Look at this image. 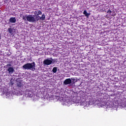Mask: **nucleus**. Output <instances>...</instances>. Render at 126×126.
Here are the masks:
<instances>
[{"instance_id": "nucleus-1", "label": "nucleus", "mask_w": 126, "mask_h": 126, "mask_svg": "<svg viewBox=\"0 0 126 126\" xmlns=\"http://www.w3.org/2000/svg\"><path fill=\"white\" fill-rule=\"evenodd\" d=\"M62 105H65L66 106H69L71 104H74V103H80L81 106H84L86 108H88L90 106H95L98 108L100 107H103L106 109H117L118 106H119V101L118 100H113V101H108L106 102L102 101V99L98 98L95 102L92 101H86V99L84 97H81L80 100L76 101L74 99H72L70 97L63 98L62 99Z\"/></svg>"}, {"instance_id": "nucleus-2", "label": "nucleus", "mask_w": 126, "mask_h": 126, "mask_svg": "<svg viewBox=\"0 0 126 126\" xmlns=\"http://www.w3.org/2000/svg\"><path fill=\"white\" fill-rule=\"evenodd\" d=\"M20 17L23 18V20L24 21H29V22H31V23H34V22H36V19H35L34 17L32 15H23L22 14L20 15Z\"/></svg>"}, {"instance_id": "nucleus-3", "label": "nucleus", "mask_w": 126, "mask_h": 126, "mask_svg": "<svg viewBox=\"0 0 126 126\" xmlns=\"http://www.w3.org/2000/svg\"><path fill=\"white\" fill-rule=\"evenodd\" d=\"M35 65H36V64L35 63V62L32 63H27L25 64H24L23 66V67L24 69H27L29 70V69H32V71H35Z\"/></svg>"}, {"instance_id": "nucleus-4", "label": "nucleus", "mask_w": 126, "mask_h": 126, "mask_svg": "<svg viewBox=\"0 0 126 126\" xmlns=\"http://www.w3.org/2000/svg\"><path fill=\"white\" fill-rule=\"evenodd\" d=\"M4 68H7V70L9 74H12L15 70L13 66L11 67V64H7L4 66Z\"/></svg>"}, {"instance_id": "nucleus-5", "label": "nucleus", "mask_w": 126, "mask_h": 126, "mask_svg": "<svg viewBox=\"0 0 126 126\" xmlns=\"http://www.w3.org/2000/svg\"><path fill=\"white\" fill-rule=\"evenodd\" d=\"M53 62L54 59H53V58H47L43 61V64H44V65H50V64L54 63Z\"/></svg>"}, {"instance_id": "nucleus-6", "label": "nucleus", "mask_w": 126, "mask_h": 126, "mask_svg": "<svg viewBox=\"0 0 126 126\" xmlns=\"http://www.w3.org/2000/svg\"><path fill=\"white\" fill-rule=\"evenodd\" d=\"M3 95L4 98L8 99L12 96V92L8 91L7 90L5 92H3Z\"/></svg>"}, {"instance_id": "nucleus-7", "label": "nucleus", "mask_w": 126, "mask_h": 126, "mask_svg": "<svg viewBox=\"0 0 126 126\" xmlns=\"http://www.w3.org/2000/svg\"><path fill=\"white\" fill-rule=\"evenodd\" d=\"M72 82L71 79L70 78L65 79L63 82V84L64 85H68V84H71Z\"/></svg>"}, {"instance_id": "nucleus-8", "label": "nucleus", "mask_w": 126, "mask_h": 126, "mask_svg": "<svg viewBox=\"0 0 126 126\" xmlns=\"http://www.w3.org/2000/svg\"><path fill=\"white\" fill-rule=\"evenodd\" d=\"M9 21L10 23H16V18L12 17L10 18Z\"/></svg>"}, {"instance_id": "nucleus-9", "label": "nucleus", "mask_w": 126, "mask_h": 126, "mask_svg": "<svg viewBox=\"0 0 126 126\" xmlns=\"http://www.w3.org/2000/svg\"><path fill=\"white\" fill-rule=\"evenodd\" d=\"M27 94H28V97H30V98H32L34 95L32 92H28Z\"/></svg>"}, {"instance_id": "nucleus-10", "label": "nucleus", "mask_w": 126, "mask_h": 126, "mask_svg": "<svg viewBox=\"0 0 126 126\" xmlns=\"http://www.w3.org/2000/svg\"><path fill=\"white\" fill-rule=\"evenodd\" d=\"M34 14L36 16L41 15V14H42V12L40 10H38L37 11H35L34 12Z\"/></svg>"}, {"instance_id": "nucleus-11", "label": "nucleus", "mask_w": 126, "mask_h": 126, "mask_svg": "<svg viewBox=\"0 0 126 126\" xmlns=\"http://www.w3.org/2000/svg\"><path fill=\"white\" fill-rule=\"evenodd\" d=\"M17 85L18 87H22V86H23V83H22L21 81H17Z\"/></svg>"}, {"instance_id": "nucleus-12", "label": "nucleus", "mask_w": 126, "mask_h": 126, "mask_svg": "<svg viewBox=\"0 0 126 126\" xmlns=\"http://www.w3.org/2000/svg\"><path fill=\"white\" fill-rule=\"evenodd\" d=\"M83 14H84L85 15V16H86V17H87V18H88V17H89V16H90V13H87V11H86V10L84 11Z\"/></svg>"}, {"instance_id": "nucleus-13", "label": "nucleus", "mask_w": 126, "mask_h": 126, "mask_svg": "<svg viewBox=\"0 0 126 126\" xmlns=\"http://www.w3.org/2000/svg\"><path fill=\"white\" fill-rule=\"evenodd\" d=\"M57 71H58V67H53L52 72H53V73H57Z\"/></svg>"}, {"instance_id": "nucleus-14", "label": "nucleus", "mask_w": 126, "mask_h": 126, "mask_svg": "<svg viewBox=\"0 0 126 126\" xmlns=\"http://www.w3.org/2000/svg\"><path fill=\"white\" fill-rule=\"evenodd\" d=\"M45 18H46V16H45V14H43L41 17H40V20H45Z\"/></svg>"}, {"instance_id": "nucleus-15", "label": "nucleus", "mask_w": 126, "mask_h": 126, "mask_svg": "<svg viewBox=\"0 0 126 126\" xmlns=\"http://www.w3.org/2000/svg\"><path fill=\"white\" fill-rule=\"evenodd\" d=\"M71 80H72V84H74L76 82H77V79L74 78H71Z\"/></svg>"}, {"instance_id": "nucleus-16", "label": "nucleus", "mask_w": 126, "mask_h": 126, "mask_svg": "<svg viewBox=\"0 0 126 126\" xmlns=\"http://www.w3.org/2000/svg\"><path fill=\"white\" fill-rule=\"evenodd\" d=\"M40 16H36L35 19V22L36 21H39L40 20Z\"/></svg>"}, {"instance_id": "nucleus-17", "label": "nucleus", "mask_w": 126, "mask_h": 126, "mask_svg": "<svg viewBox=\"0 0 126 126\" xmlns=\"http://www.w3.org/2000/svg\"><path fill=\"white\" fill-rule=\"evenodd\" d=\"M8 32L10 33V34H12V32H13V30L11 28H8Z\"/></svg>"}, {"instance_id": "nucleus-18", "label": "nucleus", "mask_w": 126, "mask_h": 126, "mask_svg": "<svg viewBox=\"0 0 126 126\" xmlns=\"http://www.w3.org/2000/svg\"><path fill=\"white\" fill-rule=\"evenodd\" d=\"M107 13H108V14H109V15H111V13H112V11H111L110 10H109L107 12Z\"/></svg>"}, {"instance_id": "nucleus-19", "label": "nucleus", "mask_w": 126, "mask_h": 126, "mask_svg": "<svg viewBox=\"0 0 126 126\" xmlns=\"http://www.w3.org/2000/svg\"><path fill=\"white\" fill-rule=\"evenodd\" d=\"M1 39V35L0 34V40Z\"/></svg>"}, {"instance_id": "nucleus-20", "label": "nucleus", "mask_w": 126, "mask_h": 126, "mask_svg": "<svg viewBox=\"0 0 126 126\" xmlns=\"http://www.w3.org/2000/svg\"><path fill=\"white\" fill-rule=\"evenodd\" d=\"M112 16H114V15H111Z\"/></svg>"}]
</instances>
